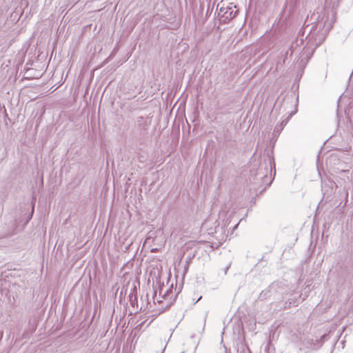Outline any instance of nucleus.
Listing matches in <instances>:
<instances>
[{"label":"nucleus","instance_id":"nucleus-5","mask_svg":"<svg viewBox=\"0 0 353 353\" xmlns=\"http://www.w3.org/2000/svg\"><path fill=\"white\" fill-rule=\"evenodd\" d=\"M296 112V111L292 112V113L288 116V119H287L286 121H283L281 122V125H280L279 126L276 125V126L275 127V130H281L283 128L284 125H286V123H288V120L290 119V117H291L294 114H295V112Z\"/></svg>","mask_w":353,"mask_h":353},{"label":"nucleus","instance_id":"nucleus-1","mask_svg":"<svg viewBox=\"0 0 353 353\" xmlns=\"http://www.w3.org/2000/svg\"><path fill=\"white\" fill-rule=\"evenodd\" d=\"M335 18L332 12L323 10L319 14L316 22L310 28V32L303 39V35L298 37L290 46L291 54H299L301 61H307L314 50L323 42L325 35L332 28Z\"/></svg>","mask_w":353,"mask_h":353},{"label":"nucleus","instance_id":"nucleus-3","mask_svg":"<svg viewBox=\"0 0 353 353\" xmlns=\"http://www.w3.org/2000/svg\"><path fill=\"white\" fill-rule=\"evenodd\" d=\"M272 170V160L270 158L268 159V163L261 164L259 170L256 173V179L263 181V183H267L270 180L268 174Z\"/></svg>","mask_w":353,"mask_h":353},{"label":"nucleus","instance_id":"nucleus-2","mask_svg":"<svg viewBox=\"0 0 353 353\" xmlns=\"http://www.w3.org/2000/svg\"><path fill=\"white\" fill-rule=\"evenodd\" d=\"M217 12L219 21L227 23L236 17L238 10L233 2L221 1L217 5Z\"/></svg>","mask_w":353,"mask_h":353},{"label":"nucleus","instance_id":"nucleus-4","mask_svg":"<svg viewBox=\"0 0 353 353\" xmlns=\"http://www.w3.org/2000/svg\"><path fill=\"white\" fill-rule=\"evenodd\" d=\"M168 296H169V293H168V291L167 290L166 292H165V294H163V296H162V300H159L158 299H157V301L158 302V303L159 304V305H161V307L158 309L159 312L158 313H156V316L161 314V312H163L165 309H167L168 307H170V301L168 300Z\"/></svg>","mask_w":353,"mask_h":353},{"label":"nucleus","instance_id":"nucleus-6","mask_svg":"<svg viewBox=\"0 0 353 353\" xmlns=\"http://www.w3.org/2000/svg\"><path fill=\"white\" fill-rule=\"evenodd\" d=\"M229 268H230V265H228V266H227V267H226V268L225 269V271H224V274H227V272H228V270Z\"/></svg>","mask_w":353,"mask_h":353}]
</instances>
